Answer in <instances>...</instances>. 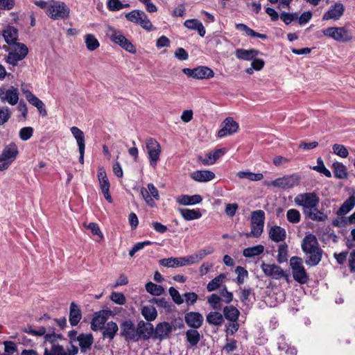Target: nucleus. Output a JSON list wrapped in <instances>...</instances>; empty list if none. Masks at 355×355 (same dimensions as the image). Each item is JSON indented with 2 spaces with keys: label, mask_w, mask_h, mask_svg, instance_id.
<instances>
[{
  "label": "nucleus",
  "mask_w": 355,
  "mask_h": 355,
  "mask_svg": "<svg viewBox=\"0 0 355 355\" xmlns=\"http://www.w3.org/2000/svg\"><path fill=\"white\" fill-rule=\"evenodd\" d=\"M302 250L308 255L305 263L309 266H315L321 261L323 251L320 248L315 235L309 234L303 239Z\"/></svg>",
  "instance_id": "nucleus-1"
},
{
  "label": "nucleus",
  "mask_w": 355,
  "mask_h": 355,
  "mask_svg": "<svg viewBox=\"0 0 355 355\" xmlns=\"http://www.w3.org/2000/svg\"><path fill=\"white\" fill-rule=\"evenodd\" d=\"M265 213L263 210H257L251 214V231L245 235L247 238H259L263 231Z\"/></svg>",
  "instance_id": "nucleus-2"
},
{
  "label": "nucleus",
  "mask_w": 355,
  "mask_h": 355,
  "mask_svg": "<svg viewBox=\"0 0 355 355\" xmlns=\"http://www.w3.org/2000/svg\"><path fill=\"white\" fill-rule=\"evenodd\" d=\"M51 4L46 11V15L51 19L58 20L69 17L70 9L64 2L51 0Z\"/></svg>",
  "instance_id": "nucleus-3"
},
{
  "label": "nucleus",
  "mask_w": 355,
  "mask_h": 355,
  "mask_svg": "<svg viewBox=\"0 0 355 355\" xmlns=\"http://www.w3.org/2000/svg\"><path fill=\"white\" fill-rule=\"evenodd\" d=\"M18 148L14 142H11L3 148L0 155V171L6 170L16 159Z\"/></svg>",
  "instance_id": "nucleus-4"
},
{
  "label": "nucleus",
  "mask_w": 355,
  "mask_h": 355,
  "mask_svg": "<svg viewBox=\"0 0 355 355\" xmlns=\"http://www.w3.org/2000/svg\"><path fill=\"white\" fill-rule=\"evenodd\" d=\"M295 203L303 207L304 214L311 209L317 207L319 203V198L313 193H306L297 195L295 198Z\"/></svg>",
  "instance_id": "nucleus-5"
},
{
  "label": "nucleus",
  "mask_w": 355,
  "mask_h": 355,
  "mask_svg": "<svg viewBox=\"0 0 355 355\" xmlns=\"http://www.w3.org/2000/svg\"><path fill=\"white\" fill-rule=\"evenodd\" d=\"M28 53V47L23 43H18L15 49L8 53L6 62L13 67L17 66L18 62L24 60Z\"/></svg>",
  "instance_id": "nucleus-6"
},
{
  "label": "nucleus",
  "mask_w": 355,
  "mask_h": 355,
  "mask_svg": "<svg viewBox=\"0 0 355 355\" xmlns=\"http://www.w3.org/2000/svg\"><path fill=\"white\" fill-rule=\"evenodd\" d=\"M182 72L194 79H209L214 76V71L207 66H199L193 69L184 68Z\"/></svg>",
  "instance_id": "nucleus-7"
},
{
  "label": "nucleus",
  "mask_w": 355,
  "mask_h": 355,
  "mask_svg": "<svg viewBox=\"0 0 355 355\" xmlns=\"http://www.w3.org/2000/svg\"><path fill=\"white\" fill-rule=\"evenodd\" d=\"M146 148L148 152L150 166L155 167L159 160L161 146L154 138H148L146 141Z\"/></svg>",
  "instance_id": "nucleus-8"
},
{
  "label": "nucleus",
  "mask_w": 355,
  "mask_h": 355,
  "mask_svg": "<svg viewBox=\"0 0 355 355\" xmlns=\"http://www.w3.org/2000/svg\"><path fill=\"white\" fill-rule=\"evenodd\" d=\"M324 35L338 42H347L352 39L349 31L345 27H329L322 31Z\"/></svg>",
  "instance_id": "nucleus-9"
},
{
  "label": "nucleus",
  "mask_w": 355,
  "mask_h": 355,
  "mask_svg": "<svg viewBox=\"0 0 355 355\" xmlns=\"http://www.w3.org/2000/svg\"><path fill=\"white\" fill-rule=\"evenodd\" d=\"M261 268L267 277H270L274 279L284 278L287 282L288 281V275L279 266L263 262Z\"/></svg>",
  "instance_id": "nucleus-10"
},
{
  "label": "nucleus",
  "mask_w": 355,
  "mask_h": 355,
  "mask_svg": "<svg viewBox=\"0 0 355 355\" xmlns=\"http://www.w3.org/2000/svg\"><path fill=\"white\" fill-rule=\"evenodd\" d=\"M111 41L119 45L124 50L135 53L136 48L135 46L120 32L114 31L110 35Z\"/></svg>",
  "instance_id": "nucleus-11"
},
{
  "label": "nucleus",
  "mask_w": 355,
  "mask_h": 355,
  "mask_svg": "<svg viewBox=\"0 0 355 355\" xmlns=\"http://www.w3.org/2000/svg\"><path fill=\"white\" fill-rule=\"evenodd\" d=\"M137 334L138 340L140 339L148 340L150 337H154V327L150 322H146L140 320L137 324Z\"/></svg>",
  "instance_id": "nucleus-12"
},
{
  "label": "nucleus",
  "mask_w": 355,
  "mask_h": 355,
  "mask_svg": "<svg viewBox=\"0 0 355 355\" xmlns=\"http://www.w3.org/2000/svg\"><path fill=\"white\" fill-rule=\"evenodd\" d=\"M121 335L127 340L138 341L137 327H135L131 320H125L121 325Z\"/></svg>",
  "instance_id": "nucleus-13"
},
{
  "label": "nucleus",
  "mask_w": 355,
  "mask_h": 355,
  "mask_svg": "<svg viewBox=\"0 0 355 355\" xmlns=\"http://www.w3.org/2000/svg\"><path fill=\"white\" fill-rule=\"evenodd\" d=\"M223 128L218 132V137L220 138L231 135L239 130V124L232 117L226 118L223 122Z\"/></svg>",
  "instance_id": "nucleus-14"
},
{
  "label": "nucleus",
  "mask_w": 355,
  "mask_h": 355,
  "mask_svg": "<svg viewBox=\"0 0 355 355\" xmlns=\"http://www.w3.org/2000/svg\"><path fill=\"white\" fill-rule=\"evenodd\" d=\"M345 7L341 3H336L330 6L329 10L323 15L322 20H338L343 15Z\"/></svg>",
  "instance_id": "nucleus-15"
},
{
  "label": "nucleus",
  "mask_w": 355,
  "mask_h": 355,
  "mask_svg": "<svg viewBox=\"0 0 355 355\" xmlns=\"http://www.w3.org/2000/svg\"><path fill=\"white\" fill-rule=\"evenodd\" d=\"M0 98L3 102H8L11 105H15L19 101L18 89L10 87L8 89H0Z\"/></svg>",
  "instance_id": "nucleus-16"
},
{
  "label": "nucleus",
  "mask_w": 355,
  "mask_h": 355,
  "mask_svg": "<svg viewBox=\"0 0 355 355\" xmlns=\"http://www.w3.org/2000/svg\"><path fill=\"white\" fill-rule=\"evenodd\" d=\"M172 333L170 323L162 322L154 328V338L163 340L168 338Z\"/></svg>",
  "instance_id": "nucleus-17"
},
{
  "label": "nucleus",
  "mask_w": 355,
  "mask_h": 355,
  "mask_svg": "<svg viewBox=\"0 0 355 355\" xmlns=\"http://www.w3.org/2000/svg\"><path fill=\"white\" fill-rule=\"evenodd\" d=\"M141 193L146 202L150 207H153L155 205V202L151 198V196L156 200L159 199L158 191L153 184H148V190H146L144 188H142L141 190Z\"/></svg>",
  "instance_id": "nucleus-18"
},
{
  "label": "nucleus",
  "mask_w": 355,
  "mask_h": 355,
  "mask_svg": "<svg viewBox=\"0 0 355 355\" xmlns=\"http://www.w3.org/2000/svg\"><path fill=\"white\" fill-rule=\"evenodd\" d=\"M184 320L189 327L198 329L202 324L203 316L198 312L191 311L185 314Z\"/></svg>",
  "instance_id": "nucleus-19"
},
{
  "label": "nucleus",
  "mask_w": 355,
  "mask_h": 355,
  "mask_svg": "<svg viewBox=\"0 0 355 355\" xmlns=\"http://www.w3.org/2000/svg\"><path fill=\"white\" fill-rule=\"evenodd\" d=\"M26 98L30 104L37 107L38 112L42 116L47 115V112L44 103L30 91L24 92Z\"/></svg>",
  "instance_id": "nucleus-20"
},
{
  "label": "nucleus",
  "mask_w": 355,
  "mask_h": 355,
  "mask_svg": "<svg viewBox=\"0 0 355 355\" xmlns=\"http://www.w3.org/2000/svg\"><path fill=\"white\" fill-rule=\"evenodd\" d=\"M2 35L4 38L5 42L8 45L15 44L17 46V40L18 39V30L14 26H8L2 33Z\"/></svg>",
  "instance_id": "nucleus-21"
},
{
  "label": "nucleus",
  "mask_w": 355,
  "mask_h": 355,
  "mask_svg": "<svg viewBox=\"0 0 355 355\" xmlns=\"http://www.w3.org/2000/svg\"><path fill=\"white\" fill-rule=\"evenodd\" d=\"M265 184L286 190L297 184V181L295 179H275L270 182H265Z\"/></svg>",
  "instance_id": "nucleus-22"
},
{
  "label": "nucleus",
  "mask_w": 355,
  "mask_h": 355,
  "mask_svg": "<svg viewBox=\"0 0 355 355\" xmlns=\"http://www.w3.org/2000/svg\"><path fill=\"white\" fill-rule=\"evenodd\" d=\"M268 236L272 241L279 243L285 240L286 232L282 227L274 225L270 228Z\"/></svg>",
  "instance_id": "nucleus-23"
},
{
  "label": "nucleus",
  "mask_w": 355,
  "mask_h": 355,
  "mask_svg": "<svg viewBox=\"0 0 355 355\" xmlns=\"http://www.w3.org/2000/svg\"><path fill=\"white\" fill-rule=\"evenodd\" d=\"M202 198L198 194L189 196L180 195L176 198V201L181 205H193L202 202Z\"/></svg>",
  "instance_id": "nucleus-24"
},
{
  "label": "nucleus",
  "mask_w": 355,
  "mask_h": 355,
  "mask_svg": "<svg viewBox=\"0 0 355 355\" xmlns=\"http://www.w3.org/2000/svg\"><path fill=\"white\" fill-rule=\"evenodd\" d=\"M259 53V51L254 49H251L249 50L244 49H237L235 51V56L239 59L243 60H252L254 58H256Z\"/></svg>",
  "instance_id": "nucleus-25"
},
{
  "label": "nucleus",
  "mask_w": 355,
  "mask_h": 355,
  "mask_svg": "<svg viewBox=\"0 0 355 355\" xmlns=\"http://www.w3.org/2000/svg\"><path fill=\"white\" fill-rule=\"evenodd\" d=\"M82 318L81 311L79 306L75 303L71 302L69 309V320L71 326H76Z\"/></svg>",
  "instance_id": "nucleus-26"
},
{
  "label": "nucleus",
  "mask_w": 355,
  "mask_h": 355,
  "mask_svg": "<svg viewBox=\"0 0 355 355\" xmlns=\"http://www.w3.org/2000/svg\"><path fill=\"white\" fill-rule=\"evenodd\" d=\"M184 26L189 29L197 31L201 37H204L206 33L203 24L196 19H187L184 22Z\"/></svg>",
  "instance_id": "nucleus-27"
},
{
  "label": "nucleus",
  "mask_w": 355,
  "mask_h": 355,
  "mask_svg": "<svg viewBox=\"0 0 355 355\" xmlns=\"http://www.w3.org/2000/svg\"><path fill=\"white\" fill-rule=\"evenodd\" d=\"M184 257H170L167 259H162L159 261V263L164 267L174 268L184 266Z\"/></svg>",
  "instance_id": "nucleus-28"
},
{
  "label": "nucleus",
  "mask_w": 355,
  "mask_h": 355,
  "mask_svg": "<svg viewBox=\"0 0 355 355\" xmlns=\"http://www.w3.org/2000/svg\"><path fill=\"white\" fill-rule=\"evenodd\" d=\"M107 313L106 311L100 312L99 314L95 316L92 322L91 327L93 330L102 329L107 321Z\"/></svg>",
  "instance_id": "nucleus-29"
},
{
  "label": "nucleus",
  "mask_w": 355,
  "mask_h": 355,
  "mask_svg": "<svg viewBox=\"0 0 355 355\" xmlns=\"http://www.w3.org/2000/svg\"><path fill=\"white\" fill-rule=\"evenodd\" d=\"M178 211L183 218L186 220H192L198 219L202 216V213L199 209H178Z\"/></svg>",
  "instance_id": "nucleus-30"
},
{
  "label": "nucleus",
  "mask_w": 355,
  "mask_h": 355,
  "mask_svg": "<svg viewBox=\"0 0 355 355\" xmlns=\"http://www.w3.org/2000/svg\"><path fill=\"white\" fill-rule=\"evenodd\" d=\"M206 321L211 325L220 327L224 322V317L220 313L213 311L207 315Z\"/></svg>",
  "instance_id": "nucleus-31"
},
{
  "label": "nucleus",
  "mask_w": 355,
  "mask_h": 355,
  "mask_svg": "<svg viewBox=\"0 0 355 355\" xmlns=\"http://www.w3.org/2000/svg\"><path fill=\"white\" fill-rule=\"evenodd\" d=\"M240 311L233 305L227 306L223 309V317L230 322L239 320Z\"/></svg>",
  "instance_id": "nucleus-32"
},
{
  "label": "nucleus",
  "mask_w": 355,
  "mask_h": 355,
  "mask_svg": "<svg viewBox=\"0 0 355 355\" xmlns=\"http://www.w3.org/2000/svg\"><path fill=\"white\" fill-rule=\"evenodd\" d=\"M42 336H44V345L49 343L51 345V348H53L54 346H59L58 341L64 339L62 334L55 332L45 333Z\"/></svg>",
  "instance_id": "nucleus-33"
},
{
  "label": "nucleus",
  "mask_w": 355,
  "mask_h": 355,
  "mask_svg": "<svg viewBox=\"0 0 355 355\" xmlns=\"http://www.w3.org/2000/svg\"><path fill=\"white\" fill-rule=\"evenodd\" d=\"M118 329V325L116 322H109L101 329L103 330V336L112 340L115 336Z\"/></svg>",
  "instance_id": "nucleus-34"
},
{
  "label": "nucleus",
  "mask_w": 355,
  "mask_h": 355,
  "mask_svg": "<svg viewBox=\"0 0 355 355\" xmlns=\"http://www.w3.org/2000/svg\"><path fill=\"white\" fill-rule=\"evenodd\" d=\"M355 205V197L352 196L348 198L341 205L337 211V214L339 216H343L351 211Z\"/></svg>",
  "instance_id": "nucleus-35"
},
{
  "label": "nucleus",
  "mask_w": 355,
  "mask_h": 355,
  "mask_svg": "<svg viewBox=\"0 0 355 355\" xmlns=\"http://www.w3.org/2000/svg\"><path fill=\"white\" fill-rule=\"evenodd\" d=\"M39 322L46 321L44 326L40 327L45 329V333H53L55 331L56 319L51 318L48 315L44 314L42 317L40 318Z\"/></svg>",
  "instance_id": "nucleus-36"
},
{
  "label": "nucleus",
  "mask_w": 355,
  "mask_h": 355,
  "mask_svg": "<svg viewBox=\"0 0 355 355\" xmlns=\"http://www.w3.org/2000/svg\"><path fill=\"white\" fill-rule=\"evenodd\" d=\"M141 314L148 322L155 320L157 316V310L152 305L144 306L141 309Z\"/></svg>",
  "instance_id": "nucleus-37"
},
{
  "label": "nucleus",
  "mask_w": 355,
  "mask_h": 355,
  "mask_svg": "<svg viewBox=\"0 0 355 355\" xmlns=\"http://www.w3.org/2000/svg\"><path fill=\"white\" fill-rule=\"evenodd\" d=\"M335 178H347L346 166L341 162H334L331 167Z\"/></svg>",
  "instance_id": "nucleus-38"
},
{
  "label": "nucleus",
  "mask_w": 355,
  "mask_h": 355,
  "mask_svg": "<svg viewBox=\"0 0 355 355\" xmlns=\"http://www.w3.org/2000/svg\"><path fill=\"white\" fill-rule=\"evenodd\" d=\"M304 215L309 218L315 221H324L327 218L326 214L319 211L317 207L311 209V210L305 213Z\"/></svg>",
  "instance_id": "nucleus-39"
},
{
  "label": "nucleus",
  "mask_w": 355,
  "mask_h": 355,
  "mask_svg": "<svg viewBox=\"0 0 355 355\" xmlns=\"http://www.w3.org/2000/svg\"><path fill=\"white\" fill-rule=\"evenodd\" d=\"M293 279L301 284H306L309 281V275H307L304 266L300 269L293 271Z\"/></svg>",
  "instance_id": "nucleus-40"
},
{
  "label": "nucleus",
  "mask_w": 355,
  "mask_h": 355,
  "mask_svg": "<svg viewBox=\"0 0 355 355\" xmlns=\"http://www.w3.org/2000/svg\"><path fill=\"white\" fill-rule=\"evenodd\" d=\"M264 247L262 245H258L254 247L247 248L243 250V255L245 257H253L258 256L263 252Z\"/></svg>",
  "instance_id": "nucleus-41"
},
{
  "label": "nucleus",
  "mask_w": 355,
  "mask_h": 355,
  "mask_svg": "<svg viewBox=\"0 0 355 355\" xmlns=\"http://www.w3.org/2000/svg\"><path fill=\"white\" fill-rule=\"evenodd\" d=\"M196 329H189L186 332L187 340L191 347L197 345L200 340V335Z\"/></svg>",
  "instance_id": "nucleus-42"
},
{
  "label": "nucleus",
  "mask_w": 355,
  "mask_h": 355,
  "mask_svg": "<svg viewBox=\"0 0 355 355\" xmlns=\"http://www.w3.org/2000/svg\"><path fill=\"white\" fill-rule=\"evenodd\" d=\"M98 180H99V183H100V187H101L102 193L103 194L106 200L108 202L112 203V198L111 194L110 193V182L108 181V179H98Z\"/></svg>",
  "instance_id": "nucleus-43"
},
{
  "label": "nucleus",
  "mask_w": 355,
  "mask_h": 355,
  "mask_svg": "<svg viewBox=\"0 0 355 355\" xmlns=\"http://www.w3.org/2000/svg\"><path fill=\"white\" fill-rule=\"evenodd\" d=\"M146 290L148 293L156 296H159L164 293L162 286L155 284L151 282L146 284Z\"/></svg>",
  "instance_id": "nucleus-44"
},
{
  "label": "nucleus",
  "mask_w": 355,
  "mask_h": 355,
  "mask_svg": "<svg viewBox=\"0 0 355 355\" xmlns=\"http://www.w3.org/2000/svg\"><path fill=\"white\" fill-rule=\"evenodd\" d=\"M107 7L110 11H118L125 8H129V3H123L120 0H107Z\"/></svg>",
  "instance_id": "nucleus-45"
},
{
  "label": "nucleus",
  "mask_w": 355,
  "mask_h": 355,
  "mask_svg": "<svg viewBox=\"0 0 355 355\" xmlns=\"http://www.w3.org/2000/svg\"><path fill=\"white\" fill-rule=\"evenodd\" d=\"M225 278V275H223V274H220L219 275H218L217 277H216L214 279H213L211 281H210L207 286V289L208 291L211 292V291H214L215 290H216L217 288H218L221 284V283L223 282V280Z\"/></svg>",
  "instance_id": "nucleus-46"
},
{
  "label": "nucleus",
  "mask_w": 355,
  "mask_h": 355,
  "mask_svg": "<svg viewBox=\"0 0 355 355\" xmlns=\"http://www.w3.org/2000/svg\"><path fill=\"white\" fill-rule=\"evenodd\" d=\"M287 257L288 245L284 243L279 245L277 259L279 263H282L287 261Z\"/></svg>",
  "instance_id": "nucleus-47"
},
{
  "label": "nucleus",
  "mask_w": 355,
  "mask_h": 355,
  "mask_svg": "<svg viewBox=\"0 0 355 355\" xmlns=\"http://www.w3.org/2000/svg\"><path fill=\"white\" fill-rule=\"evenodd\" d=\"M71 132L76 138L78 147L85 146V137L82 130L76 126L71 128Z\"/></svg>",
  "instance_id": "nucleus-48"
},
{
  "label": "nucleus",
  "mask_w": 355,
  "mask_h": 355,
  "mask_svg": "<svg viewBox=\"0 0 355 355\" xmlns=\"http://www.w3.org/2000/svg\"><path fill=\"white\" fill-rule=\"evenodd\" d=\"M44 355H68V354L63 346L59 345L50 349L45 347Z\"/></svg>",
  "instance_id": "nucleus-49"
},
{
  "label": "nucleus",
  "mask_w": 355,
  "mask_h": 355,
  "mask_svg": "<svg viewBox=\"0 0 355 355\" xmlns=\"http://www.w3.org/2000/svg\"><path fill=\"white\" fill-rule=\"evenodd\" d=\"M313 169L323 174L327 178H331V173L329 169H327L321 157L317 159V165L313 167Z\"/></svg>",
  "instance_id": "nucleus-50"
},
{
  "label": "nucleus",
  "mask_w": 355,
  "mask_h": 355,
  "mask_svg": "<svg viewBox=\"0 0 355 355\" xmlns=\"http://www.w3.org/2000/svg\"><path fill=\"white\" fill-rule=\"evenodd\" d=\"M235 272L237 274L236 283L239 285L243 284L245 279L248 277V270L242 266H237L235 269Z\"/></svg>",
  "instance_id": "nucleus-51"
},
{
  "label": "nucleus",
  "mask_w": 355,
  "mask_h": 355,
  "mask_svg": "<svg viewBox=\"0 0 355 355\" xmlns=\"http://www.w3.org/2000/svg\"><path fill=\"white\" fill-rule=\"evenodd\" d=\"M150 302L156 304L159 307L163 308L168 313L171 311V304L166 298H153Z\"/></svg>",
  "instance_id": "nucleus-52"
},
{
  "label": "nucleus",
  "mask_w": 355,
  "mask_h": 355,
  "mask_svg": "<svg viewBox=\"0 0 355 355\" xmlns=\"http://www.w3.org/2000/svg\"><path fill=\"white\" fill-rule=\"evenodd\" d=\"M333 153L342 158H346L349 155V152L347 148L342 145L335 144L332 146Z\"/></svg>",
  "instance_id": "nucleus-53"
},
{
  "label": "nucleus",
  "mask_w": 355,
  "mask_h": 355,
  "mask_svg": "<svg viewBox=\"0 0 355 355\" xmlns=\"http://www.w3.org/2000/svg\"><path fill=\"white\" fill-rule=\"evenodd\" d=\"M222 300L221 297L218 295L217 294H211L209 297H208L207 301L210 306L214 309H220L221 305L220 302Z\"/></svg>",
  "instance_id": "nucleus-54"
},
{
  "label": "nucleus",
  "mask_w": 355,
  "mask_h": 355,
  "mask_svg": "<svg viewBox=\"0 0 355 355\" xmlns=\"http://www.w3.org/2000/svg\"><path fill=\"white\" fill-rule=\"evenodd\" d=\"M287 220L291 223H297L300 220V214L295 209L288 210L286 214Z\"/></svg>",
  "instance_id": "nucleus-55"
},
{
  "label": "nucleus",
  "mask_w": 355,
  "mask_h": 355,
  "mask_svg": "<svg viewBox=\"0 0 355 355\" xmlns=\"http://www.w3.org/2000/svg\"><path fill=\"white\" fill-rule=\"evenodd\" d=\"M138 24L148 31H152L153 28L151 21L144 11L142 12L141 19H139Z\"/></svg>",
  "instance_id": "nucleus-56"
},
{
  "label": "nucleus",
  "mask_w": 355,
  "mask_h": 355,
  "mask_svg": "<svg viewBox=\"0 0 355 355\" xmlns=\"http://www.w3.org/2000/svg\"><path fill=\"white\" fill-rule=\"evenodd\" d=\"M90 231L94 236H96V241L99 243L103 241V234L96 223H90Z\"/></svg>",
  "instance_id": "nucleus-57"
},
{
  "label": "nucleus",
  "mask_w": 355,
  "mask_h": 355,
  "mask_svg": "<svg viewBox=\"0 0 355 355\" xmlns=\"http://www.w3.org/2000/svg\"><path fill=\"white\" fill-rule=\"evenodd\" d=\"M142 12L141 10H134L126 14L125 17L128 21L138 24L139 19H141Z\"/></svg>",
  "instance_id": "nucleus-58"
},
{
  "label": "nucleus",
  "mask_w": 355,
  "mask_h": 355,
  "mask_svg": "<svg viewBox=\"0 0 355 355\" xmlns=\"http://www.w3.org/2000/svg\"><path fill=\"white\" fill-rule=\"evenodd\" d=\"M11 112L8 107H0V125L6 123L10 118Z\"/></svg>",
  "instance_id": "nucleus-59"
},
{
  "label": "nucleus",
  "mask_w": 355,
  "mask_h": 355,
  "mask_svg": "<svg viewBox=\"0 0 355 355\" xmlns=\"http://www.w3.org/2000/svg\"><path fill=\"white\" fill-rule=\"evenodd\" d=\"M76 340L79 343L81 351L85 352L89 348V334H82L77 337Z\"/></svg>",
  "instance_id": "nucleus-60"
},
{
  "label": "nucleus",
  "mask_w": 355,
  "mask_h": 355,
  "mask_svg": "<svg viewBox=\"0 0 355 355\" xmlns=\"http://www.w3.org/2000/svg\"><path fill=\"white\" fill-rule=\"evenodd\" d=\"M33 133V129L31 127H24L19 130V137L23 141L29 139Z\"/></svg>",
  "instance_id": "nucleus-61"
},
{
  "label": "nucleus",
  "mask_w": 355,
  "mask_h": 355,
  "mask_svg": "<svg viewBox=\"0 0 355 355\" xmlns=\"http://www.w3.org/2000/svg\"><path fill=\"white\" fill-rule=\"evenodd\" d=\"M168 293L175 304H181L183 303L184 300L182 298L180 293L174 287H170L168 289Z\"/></svg>",
  "instance_id": "nucleus-62"
},
{
  "label": "nucleus",
  "mask_w": 355,
  "mask_h": 355,
  "mask_svg": "<svg viewBox=\"0 0 355 355\" xmlns=\"http://www.w3.org/2000/svg\"><path fill=\"white\" fill-rule=\"evenodd\" d=\"M23 331L28 334H31V335L36 336H42L43 335L45 334L44 329L39 327L38 329L35 330L33 329V327L31 326H28V327H25L23 329Z\"/></svg>",
  "instance_id": "nucleus-63"
},
{
  "label": "nucleus",
  "mask_w": 355,
  "mask_h": 355,
  "mask_svg": "<svg viewBox=\"0 0 355 355\" xmlns=\"http://www.w3.org/2000/svg\"><path fill=\"white\" fill-rule=\"evenodd\" d=\"M3 345L6 353L13 355V354L17 352V346L14 342L8 340L4 341Z\"/></svg>",
  "instance_id": "nucleus-64"
}]
</instances>
